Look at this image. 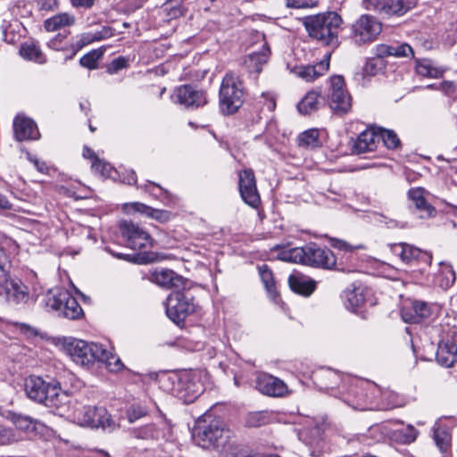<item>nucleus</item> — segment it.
<instances>
[{
    "mask_svg": "<svg viewBox=\"0 0 457 457\" xmlns=\"http://www.w3.org/2000/svg\"><path fill=\"white\" fill-rule=\"evenodd\" d=\"M383 68V62L379 59L372 58L368 60L362 67V75L375 76Z\"/></svg>",
    "mask_w": 457,
    "mask_h": 457,
    "instance_id": "3c124183",
    "label": "nucleus"
},
{
    "mask_svg": "<svg viewBox=\"0 0 457 457\" xmlns=\"http://www.w3.org/2000/svg\"><path fill=\"white\" fill-rule=\"evenodd\" d=\"M258 270L265 288L271 293L274 290L275 287V281L273 278L272 271L269 269V267L266 264L259 266Z\"/></svg>",
    "mask_w": 457,
    "mask_h": 457,
    "instance_id": "09e8293b",
    "label": "nucleus"
},
{
    "mask_svg": "<svg viewBox=\"0 0 457 457\" xmlns=\"http://www.w3.org/2000/svg\"><path fill=\"white\" fill-rule=\"evenodd\" d=\"M324 96L330 110L341 116L343 114V76L332 75L328 79Z\"/></svg>",
    "mask_w": 457,
    "mask_h": 457,
    "instance_id": "2eb2a0df",
    "label": "nucleus"
},
{
    "mask_svg": "<svg viewBox=\"0 0 457 457\" xmlns=\"http://www.w3.org/2000/svg\"><path fill=\"white\" fill-rule=\"evenodd\" d=\"M172 99L186 107H200L207 103L205 94L192 86L184 85L175 89Z\"/></svg>",
    "mask_w": 457,
    "mask_h": 457,
    "instance_id": "f3484780",
    "label": "nucleus"
},
{
    "mask_svg": "<svg viewBox=\"0 0 457 457\" xmlns=\"http://www.w3.org/2000/svg\"><path fill=\"white\" fill-rule=\"evenodd\" d=\"M147 410L140 404H133L127 411V417L129 422H134L141 417L146 415Z\"/></svg>",
    "mask_w": 457,
    "mask_h": 457,
    "instance_id": "6e6d98bb",
    "label": "nucleus"
},
{
    "mask_svg": "<svg viewBox=\"0 0 457 457\" xmlns=\"http://www.w3.org/2000/svg\"><path fill=\"white\" fill-rule=\"evenodd\" d=\"M314 383L320 389H333L335 386L339 385L342 381V373L330 368H321L312 373Z\"/></svg>",
    "mask_w": 457,
    "mask_h": 457,
    "instance_id": "393cba45",
    "label": "nucleus"
},
{
    "mask_svg": "<svg viewBox=\"0 0 457 457\" xmlns=\"http://www.w3.org/2000/svg\"><path fill=\"white\" fill-rule=\"evenodd\" d=\"M220 107L223 114L236 112L244 103V89L238 74L228 71L224 76L220 88Z\"/></svg>",
    "mask_w": 457,
    "mask_h": 457,
    "instance_id": "39448f33",
    "label": "nucleus"
},
{
    "mask_svg": "<svg viewBox=\"0 0 457 457\" xmlns=\"http://www.w3.org/2000/svg\"><path fill=\"white\" fill-rule=\"evenodd\" d=\"M24 389L29 399L46 406H59L67 396L61 389L59 382L46 383L38 376L27 378Z\"/></svg>",
    "mask_w": 457,
    "mask_h": 457,
    "instance_id": "20e7f679",
    "label": "nucleus"
},
{
    "mask_svg": "<svg viewBox=\"0 0 457 457\" xmlns=\"http://www.w3.org/2000/svg\"><path fill=\"white\" fill-rule=\"evenodd\" d=\"M92 168L97 171L100 172L103 176H111L112 167L106 162H104L103 161L96 158L95 162L92 163Z\"/></svg>",
    "mask_w": 457,
    "mask_h": 457,
    "instance_id": "4d7b16f0",
    "label": "nucleus"
},
{
    "mask_svg": "<svg viewBox=\"0 0 457 457\" xmlns=\"http://www.w3.org/2000/svg\"><path fill=\"white\" fill-rule=\"evenodd\" d=\"M13 130L15 137L19 141L39 137V132L34 120L21 114H18L13 120Z\"/></svg>",
    "mask_w": 457,
    "mask_h": 457,
    "instance_id": "aec40b11",
    "label": "nucleus"
},
{
    "mask_svg": "<svg viewBox=\"0 0 457 457\" xmlns=\"http://www.w3.org/2000/svg\"><path fill=\"white\" fill-rule=\"evenodd\" d=\"M223 434L224 428L219 421L215 420L208 425L199 424L195 428L194 438L202 448L218 447L224 443Z\"/></svg>",
    "mask_w": 457,
    "mask_h": 457,
    "instance_id": "9d476101",
    "label": "nucleus"
},
{
    "mask_svg": "<svg viewBox=\"0 0 457 457\" xmlns=\"http://www.w3.org/2000/svg\"><path fill=\"white\" fill-rule=\"evenodd\" d=\"M393 252L399 255L403 262L409 263L420 255V250L408 244H399L393 247Z\"/></svg>",
    "mask_w": 457,
    "mask_h": 457,
    "instance_id": "72a5a7b5",
    "label": "nucleus"
},
{
    "mask_svg": "<svg viewBox=\"0 0 457 457\" xmlns=\"http://www.w3.org/2000/svg\"><path fill=\"white\" fill-rule=\"evenodd\" d=\"M327 428L328 424L324 419L305 418L303 428L298 432V437L310 447H320Z\"/></svg>",
    "mask_w": 457,
    "mask_h": 457,
    "instance_id": "9b49d317",
    "label": "nucleus"
},
{
    "mask_svg": "<svg viewBox=\"0 0 457 457\" xmlns=\"http://www.w3.org/2000/svg\"><path fill=\"white\" fill-rule=\"evenodd\" d=\"M381 396L385 402L382 406L383 409H393L403 405V398L394 391L386 390L381 393Z\"/></svg>",
    "mask_w": 457,
    "mask_h": 457,
    "instance_id": "a19ab883",
    "label": "nucleus"
},
{
    "mask_svg": "<svg viewBox=\"0 0 457 457\" xmlns=\"http://www.w3.org/2000/svg\"><path fill=\"white\" fill-rule=\"evenodd\" d=\"M3 293L5 294L6 299L9 302L15 304L25 303L29 299L28 287L21 283L13 280L9 281L7 276L5 277V281L2 282L0 295Z\"/></svg>",
    "mask_w": 457,
    "mask_h": 457,
    "instance_id": "4be33fe9",
    "label": "nucleus"
},
{
    "mask_svg": "<svg viewBox=\"0 0 457 457\" xmlns=\"http://www.w3.org/2000/svg\"><path fill=\"white\" fill-rule=\"evenodd\" d=\"M46 307L58 312L60 315L63 311L64 307H66V301L59 302V290L56 293H54V291H50L46 295Z\"/></svg>",
    "mask_w": 457,
    "mask_h": 457,
    "instance_id": "de8ad7c7",
    "label": "nucleus"
},
{
    "mask_svg": "<svg viewBox=\"0 0 457 457\" xmlns=\"http://www.w3.org/2000/svg\"><path fill=\"white\" fill-rule=\"evenodd\" d=\"M66 301V307L60 315L69 320H78L81 318L84 312L75 297L67 290H59V302Z\"/></svg>",
    "mask_w": 457,
    "mask_h": 457,
    "instance_id": "cd10ccee",
    "label": "nucleus"
},
{
    "mask_svg": "<svg viewBox=\"0 0 457 457\" xmlns=\"http://www.w3.org/2000/svg\"><path fill=\"white\" fill-rule=\"evenodd\" d=\"M12 420L18 429L30 431L35 428L33 420L29 417L14 414L12 415Z\"/></svg>",
    "mask_w": 457,
    "mask_h": 457,
    "instance_id": "8fccbe9b",
    "label": "nucleus"
},
{
    "mask_svg": "<svg viewBox=\"0 0 457 457\" xmlns=\"http://www.w3.org/2000/svg\"><path fill=\"white\" fill-rule=\"evenodd\" d=\"M431 314L430 306L423 301H411L405 303L401 311V315L406 323H419Z\"/></svg>",
    "mask_w": 457,
    "mask_h": 457,
    "instance_id": "a211bd4d",
    "label": "nucleus"
},
{
    "mask_svg": "<svg viewBox=\"0 0 457 457\" xmlns=\"http://www.w3.org/2000/svg\"><path fill=\"white\" fill-rule=\"evenodd\" d=\"M420 218L428 219L435 215L436 209L428 202V193L421 187L412 188L408 193Z\"/></svg>",
    "mask_w": 457,
    "mask_h": 457,
    "instance_id": "5701e85b",
    "label": "nucleus"
},
{
    "mask_svg": "<svg viewBox=\"0 0 457 457\" xmlns=\"http://www.w3.org/2000/svg\"><path fill=\"white\" fill-rule=\"evenodd\" d=\"M393 50L392 56L395 57H412L413 50L411 46L406 43L390 45Z\"/></svg>",
    "mask_w": 457,
    "mask_h": 457,
    "instance_id": "603ef678",
    "label": "nucleus"
},
{
    "mask_svg": "<svg viewBox=\"0 0 457 457\" xmlns=\"http://www.w3.org/2000/svg\"><path fill=\"white\" fill-rule=\"evenodd\" d=\"M159 430L154 425H146L142 428H134L131 435L138 439H155L159 436Z\"/></svg>",
    "mask_w": 457,
    "mask_h": 457,
    "instance_id": "37998d69",
    "label": "nucleus"
},
{
    "mask_svg": "<svg viewBox=\"0 0 457 457\" xmlns=\"http://www.w3.org/2000/svg\"><path fill=\"white\" fill-rule=\"evenodd\" d=\"M416 71L419 75L428 78H439L443 75L444 70L436 67L431 60L423 59L417 62Z\"/></svg>",
    "mask_w": 457,
    "mask_h": 457,
    "instance_id": "473e14b6",
    "label": "nucleus"
},
{
    "mask_svg": "<svg viewBox=\"0 0 457 457\" xmlns=\"http://www.w3.org/2000/svg\"><path fill=\"white\" fill-rule=\"evenodd\" d=\"M278 259L328 270L333 269L337 263L336 256L329 249L322 248L315 243H310L302 247L283 249L278 253Z\"/></svg>",
    "mask_w": 457,
    "mask_h": 457,
    "instance_id": "f03ea898",
    "label": "nucleus"
},
{
    "mask_svg": "<svg viewBox=\"0 0 457 457\" xmlns=\"http://www.w3.org/2000/svg\"><path fill=\"white\" fill-rule=\"evenodd\" d=\"M268 57L269 54L267 51L250 54L245 61L247 68L251 72L260 73L262 70V66L267 62Z\"/></svg>",
    "mask_w": 457,
    "mask_h": 457,
    "instance_id": "e433bc0d",
    "label": "nucleus"
},
{
    "mask_svg": "<svg viewBox=\"0 0 457 457\" xmlns=\"http://www.w3.org/2000/svg\"><path fill=\"white\" fill-rule=\"evenodd\" d=\"M238 187L243 201L251 207L256 208L261 198L256 187V179L251 169H245L238 173Z\"/></svg>",
    "mask_w": 457,
    "mask_h": 457,
    "instance_id": "4468645a",
    "label": "nucleus"
},
{
    "mask_svg": "<svg viewBox=\"0 0 457 457\" xmlns=\"http://www.w3.org/2000/svg\"><path fill=\"white\" fill-rule=\"evenodd\" d=\"M28 160L32 162L40 172H45L46 170V163L44 162H40L36 156L28 154Z\"/></svg>",
    "mask_w": 457,
    "mask_h": 457,
    "instance_id": "774afa93",
    "label": "nucleus"
},
{
    "mask_svg": "<svg viewBox=\"0 0 457 457\" xmlns=\"http://www.w3.org/2000/svg\"><path fill=\"white\" fill-rule=\"evenodd\" d=\"M434 440L436 445L442 452H445L449 446L451 441L450 434L442 428H436L434 429Z\"/></svg>",
    "mask_w": 457,
    "mask_h": 457,
    "instance_id": "a18cd8bd",
    "label": "nucleus"
},
{
    "mask_svg": "<svg viewBox=\"0 0 457 457\" xmlns=\"http://www.w3.org/2000/svg\"><path fill=\"white\" fill-rule=\"evenodd\" d=\"M379 143L377 127H370L362 131L355 140H353V154H363L376 150Z\"/></svg>",
    "mask_w": 457,
    "mask_h": 457,
    "instance_id": "6ab92c4d",
    "label": "nucleus"
},
{
    "mask_svg": "<svg viewBox=\"0 0 457 457\" xmlns=\"http://www.w3.org/2000/svg\"><path fill=\"white\" fill-rule=\"evenodd\" d=\"M403 442L404 444H411L414 442L418 436V431L412 426H408L402 431Z\"/></svg>",
    "mask_w": 457,
    "mask_h": 457,
    "instance_id": "bf43d9fd",
    "label": "nucleus"
},
{
    "mask_svg": "<svg viewBox=\"0 0 457 457\" xmlns=\"http://www.w3.org/2000/svg\"><path fill=\"white\" fill-rule=\"evenodd\" d=\"M318 4V0H287V6L292 8H311Z\"/></svg>",
    "mask_w": 457,
    "mask_h": 457,
    "instance_id": "13d9d810",
    "label": "nucleus"
},
{
    "mask_svg": "<svg viewBox=\"0 0 457 457\" xmlns=\"http://www.w3.org/2000/svg\"><path fill=\"white\" fill-rule=\"evenodd\" d=\"M39 12H54L59 8V0H33Z\"/></svg>",
    "mask_w": 457,
    "mask_h": 457,
    "instance_id": "5fc2aeb1",
    "label": "nucleus"
},
{
    "mask_svg": "<svg viewBox=\"0 0 457 457\" xmlns=\"http://www.w3.org/2000/svg\"><path fill=\"white\" fill-rule=\"evenodd\" d=\"M21 55L29 61H35L38 63H44L46 62L45 55L43 54L40 48L35 44H24L21 46L20 50Z\"/></svg>",
    "mask_w": 457,
    "mask_h": 457,
    "instance_id": "c9c22d12",
    "label": "nucleus"
},
{
    "mask_svg": "<svg viewBox=\"0 0 457 457\" xmlns=\"http://www.w3.org/2000/svg\"><path fill=\"white\" fill-rule=\"evenodd\" d=\"M365 296L366 288L361 285L354 286L353 290L347 293V301L353 310L364 303Z\"/></svg>",
    "mask_w": 457,
    "mask_h": 457,
    "instance_id": "58836bf2",
    "label": "nucleus"
},
{
    "mask_svg": "<svg viewBox=\"0 0 457 457\" xmlns=\"http://www.w3.org/2000/svg\"><path fill=\"white\" fill-rule=\"evenodd\" d=\"M356 385L355 388H350L348 393L349 395H353L354 396H361V398L367 400L368 395L367 391H378L379 389L374 384H370L367 381L363 380H354Z\"/></svg>",
    "mask_w": 457,
    "mask_h": 457,
    "instance_id": "ea45409f",
    "label": "nucleus"
},
{
    "mask_svg": "<svg viewBox=\"0 0 457 457\" xmlns=\"http://www.w3.org/2000/svg\"><path fill=\"white\" fill-rule=\"evenodd\" d=\"M63 347L71 360L81 366H89L98 361L104 353L101 345L72 337L64 339Z\"/></svg>",
    "mask_w": 457,
    "mask_h": 457,
    "instance_id": "423d86ee",
    "label": "nucleus"
},
{
    "mask_svg": "<svg viewBox=\"0 0 457 457\" xmlns=\"http://www.w3.org/2000/svg\"><path fill=\"white\" fill-rule=\"evenodd\" d=\"M428 87L436 88V89L444 91L446 94H450V93L453 92V90H454L453 84L451 81H444V82L439 83L438 85H436V84L429 85V86H428Z\"/></svg>",
    "mask_w": 457,
    "mask_h": 457,
    "instance_id": "e2e57ef3",
    "label": "nucleus"
},
{
    "mask_svg": "<svg viewBox=\"0 0 457 457\" xmlns=\"http://www.w3.org/2000/svg\"><path fill=\"white\" fill-rule=\"evenodd\" d=\"M145 190H147L152 195H156L155 190L159 191V195L167 194V191L163 189L160 185L154 183L152 181H147V184L145 186Z\"/></svg>",
    "mask_w": 457,
    "mask_h": 457,
    "instance_id": "0e129e2a",
    "label": "nucleus"
},
{
    "mask_svg": "<svg viewBox=\"0 0 457 457\" xmlns=\"http://www.w3.org/2000/svg\"><path fill=\"white\" fill-rule=\"evenodd\" d=\"M120 229L127 245L133 250H145L153 245V239L148 232L132 221L122 220L120 223Z\"/></svg>",
    "mask_w": 457,
    "mask_h": 457,
    "instance_id": "1a4fd4ad",
    "label": "nucleus"
},
{
    "mask_svg": "<svg viewBox=\"0 0 457 457\" xmlns=\"http://www.w3.org/2000/svg\"><path fill=\"white\" fill-rule=\"evenodd\" d=\"M382 31L381 23L373 16L362 15L353 25V36L357 43H369Z\"/></svg>",
    "mask_w": 457,
    "mask_h": 457,
    "instance_id": "f8f14e48",
    "label": "nucleus"
},
{
    "mask_svg": "<svg viewBox=\"0 0 457 457\" xmlns=\"http://www.w3.org/2000/svg\"><path fill=\"white\" fill-rule=\"evenodd\" d=\"M288 284L292 291L304 296L312 294L316 287L314 280L301 273L291 274L288 278Z\"/></svg>",
    "mask_w": 457,
    "mask_h": 457,
    "instance_id": "bb28decb",
    "label": "nucleus"
},
{
    "mask_svg": "<svg viewBox=\"0 0 457 457\" xmlns=\"http://www.w3.org/2000/svg\"><path fill=\"white\" fill-rule=\"evenodd\" d=\"M441 275L443 278L440 286L445 288L452 287L456 279L455 272L449 263H441Z\"/></svg>",
    "mask_w": 457,
    "mask_h": 457,
    "instance_id": "49530a36",
    "label": "nucleus"
},
{
    "mask_svg": "<svg viewBox=\"0 0 457 457\" xmlns=\"http://www.w3.org/2000/svg\"><path fill=\"white\" fill-rule=\"evenodd\" d=\"M75 421L80 426L112 429L114 422L104 407L83 406L75 410Z\"/></svg>",
    "mask_w": 457,
    "mask_h": 457,
    "instance_id": "6e6552de",
    "label": "nucleus"
},
{
    "mask_svg": "<svg viewBox=\"0 0 457 457\" xmlns=\"http://www.w3.org/2000/svg\"><path fill=\"white\" fill-rule=\"evenodd\" d=\"M122 210L127 214L139 212L146 217L156 220L160 222H166L170 219V212L165 210L154 209L145 204L135 202L123 204Z\"/></svg>",
    "mask_w": 457,
    "mask_h": 457,
    "instance_id": "412c9836",
    "label": "nucleus"
},
{
    "mask_svg": "<svg viewBox=\"0 0 457 457\" xmlns=\"http://www.w3.org/2000/svg\"><path fill=\"white\" fill-rule=\"evenodd\" d=\"M392 47L390 45L380 44L376 46V59L381 60L384 57L392 56Z\"/></svg>",
    "mask_w": 457,
    "mask_h": 457,
    "instance_id": "680f3d73",
    "label": "nucleus"
},
{
    "mask_svg": "<svg viewBox=\"0 0 457 457\" xmlns=\"http://www.w3.org/2000/svg\"><path fill=\"white\" fill-rule=\"evenodd\" d=\"M256 389L262 395L282 397L287 394V386L280 378L268 373H261L256 378Z\"/></svg>",
    "mask_w": 457,
    "mask_h": 457,
    "instance_id": "dca6fc26",
    "label": "nucleus"
},
{
    "mask_svg": "<svg viewBox=\"0 0 457 457\" xmlns=\"http://www.w3.org/2000/svg\"><path fill=\"white\" fill-rule=\"evenodd\" d=\"M76 18L69 12L57 13L44 21V28L48 32H54L75 24Z\"/></svg>",
    "mask_w": 457,
    "mask_h": 457,
    "instance_id": "c756f323",
    "label": "nucleus"
},
{
    "mask_svg": "<svg viewBox=\"0 0 457 457\" xmlns=\"http://www.w3.org/2000/svg\"><path fill=\"white\" fill-rule=\"evenodd\" d=\"M271 416L268 411H256L248 414L246 424L249 427H262L270 423Z\"/></svg>",
    "mask_w": 457,
    "mask_h": 457,
    "instance_id": "79ce46f5",
    "label": "nucleus"
},
{
    "mask_svg": "<svg viewBox=\"0 0 457 457\" xmlns=\"http://www.w3.org/2000/svg\"><path fill=\"white\" fill-rule=\"evenodd\" d=\"M329 68L328 61L322 60L314 65H302L294 68L293 72L306 82H312L323 76Z\"/></svg>",
    "mask_w": 457,
    "mask_h": 457,
    "instance_id": "a878e982",
    "label": "nucleus"
},
{
    "mask_svg": "<svg viewBox=\"0 0 457 457\" xmlns=\"http://www.w3.org/2000/svg\"><path fill=\"white\" fill-rule=\"evenodd\" d=\"M96 0H71L73 7L89 9L95 4Z\"/></svg>",
    "mask_w": 457,
    "mask_h": 457,
    "instance_id": "338daca9",
    "label": "nucleus"
},
{
    "mask_svg": "<svg viewBox=\"0 0 457 457\" xmlns=\"http://www.w3.org/2000/svg\"><path fill=\"white\" fill-rule=\"evenodd\" d=\"M378 136L379 141L382 140L384 145L387 149H397L401 145V141L397 134L392 129H386L380 127H377Z\"/></svg>",
    "mask_w": 457,
    "mask_h": 457,
    "instance_id": "f704fd0d",
    "label": "nucleus"
},
{
    "mask_svg": "<svg viewBox=\"0 0 457 457\" xmlns=\"http://www.w3.org/2000/svg\"><path fill=\"white\" fill-rule=\"evenodd\" d=\"M457 345L453 342L446 341L439 344L436 351L437 362L445 368L452 367L456 361Z\"/></svg>",
    "mask_w": 457,
    "mask_h": 457,
    "instance_id": "c85d7f7f",
    "label": "nucleus"
},
{
    "mask_svg": "<svg viewBox=\"0 0 457 457\" xmlns=\"http://www.w3.org/2000/svg\"><path fill=\"white\" fill-rule=\"evenodd\" d=\"M150 279L157 285L167 287H180L184 286L185 279L182 276L169 269H157L152 272Z\"/></svg>",
    "mask_w": 457,
    "mask_h": 457,
    "instance_id": "b1692460",
    "label": "nucleus"
},
{
    "mask_svg": "<svg viewBox=\"0 0 457 457\" xmlns=\"http://www.w3.org/2000/svg\"><path fill=\"white\" fill-rule=\"evenodd\" d=\"M129 59L125 56H119L113 59L107 66V72L109 74H116L120 70L125 69L129 65Z\"/></svg>",
    "mask_w": 457,
    "mask_h": 457,
    "instance_id": "864d4df0",
    "label": "nucleus"
},
{
    "mask_svg": "<svg viewBox=\"0 0 457 457\" xmlns=\"http://www.w3.org/2000/svg\"><path fill=\"white\" fill-rule=\"evenodd\" d=\"M64 39V37L62 36V35H57L55 36L54 37H53L49 42H48V46L54 50H62V40Z\"/></svg>",
    "mask_w": 457,
    "mask_h": 457,
    "instance_id": "69168bd1",
    "label": "nucleus"
},
{
    "mask_svg": "<svg viewBox=\"0 0 457 457\" xmlns=\"http://www.w3.org/2000/svg\"><path fill=\"white\" fill-rule=\"evenodd\" d=\"M341 16L336 12H326L309 15L303 19V24L308 35L324 45H335L337 42Z\"/></svg>",
    "mask_w": 457,
    "mask_h": 457,
    "instance_id": "7ed1b4c3",
    "label": "nucleus"
},
{
    "mask_svg": "<svg viewBox=\"0 0 457 457\" xmlns=\"http://www.w3.org/2000/svg\"><path fill=\"white\" fill-rule=\"evenodd\" d=\"M103 51L96 49L93 50L86 54H84L80 60L79 63L81 66L86 67L89 70H94L97 68L98 60L102 57Z\"/></svg>",
    "mask_w": 457,
    "mask_h": 457,
    "instance_id": "c03bdc74",
    "label": "nucleus"
},
{
    "mask_svg": "<svg viewBox=\"0 0 457 457\" xmlns=\"http://www.w3.org/2000/svg\"><path fill=\"white\" fill-rule=\"evenodd\" d=\"M320 93L316 91L308 92L297 104V109L302 114H311L319 109Z\"/></svg>",
    "mask_w": 457,
    "mask_h": 457,
    "instance_id": "7c9ffc66",
    "label": "nucleus"
},
{
    "mask_svg": "<svg viewBox=\"0 0 457 457\" xmlns=\"http://www.w3.org/2000/svg\"><path fill=\"white\" fill-rule=\"evenodd\" d=\"M202 378L199 370L171 373L162 378V386L185 403H191L204 392Z\"/></svg>",
    "mask_w": 457,
    "mask_h": 457,
    "instance_id": "f257e3e1",
    "label": "nucleus"
},
{
    "mask_svg": "<svg viewBox=\"0 0 457 457\" xmlns=\"http://www.w3.org/2000/svg\"><path fill=\"white\" fill-rule=\"evenodd\" d=\"M14 441V436L11 429L0 426V445H9Z\"/></svg>",
    "mask_w": 457,
    "mask_h": 457,
    "instance_id": "052dcab7",
    "label": "nucleus"
},
{
    "mask_svg": "<svg viewBox=\"0 0 457 457\" xmlns=\"http://www.w3.org/2000/svg\"><path fill=\"white\" fill-rule=\"evenodd\" d=\"M166 314L174 323L179 324L194 313L196 304L188 292L175 291L170 294L165 302Z\"/></svg>",
    "mask_w": 457,
    "mask_h": 457,
    "instance_id": "0eeeda50",
    "label": "nucleus"
},
{
    "mask_svg": "<svg viewBox=\"0 0 457 457\" xmlns=\"http://www.w3.org/2000/svg\"><path fill=\"white\" fill-rule=\"evenodd\" d=\"M417 0H363L367 9L386 15H403L416 4Z\"/></svg>",
    "mask_w": 457,
    "mask_h": 457,
    "instance_id": "ddd939ff",
    "label": "nucleus"
},
{
    "mask_svg": "<svg viewBox=\"0 0 457 457\" xmlns=\"http://www.w3.org/2000/svg\"><path fill=\"white\" fill-rule=\"evenodd\" d=\"M298 145L305 149H315L321 145L320 131L317 129H310L298 136Z\"/></svg>",
    "mask_w": 457,
    "mask_h": 457,
    "instance_id": "2f4dec72",
    "label": "nucleus"
},
{
    "mask_svg": "<svg viewBox=\"0 0 457 457\" xmlns=\"http://www.w3.org/2000/svg\"><path fill=\"white\" fill-rule=\"evenodd\" d=\"M102 355L103 356L99 357L98 361L104 362L106 368L111 372H118L124 369V364L120 357L112 353L111 351L104 348V353Z\"/></svg>",
    "mask_w": 457,
    "mask_h": 457,
    "instance_id": "4c0bfd02",
    "label": "nucleus"
}]
</instances>
